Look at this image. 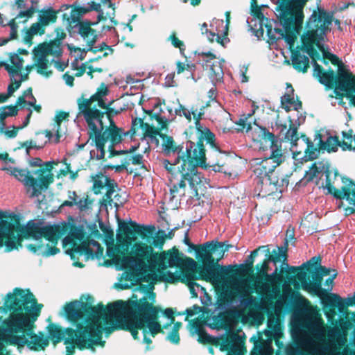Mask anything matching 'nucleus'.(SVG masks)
Returning <instances> with one entry per match:
<instances>
[{
  "label": "nucleus",
  "mask_w": 355,
  "mask_h": 355,
  "mask_svg": "<svg viewBox=\"0 0 355 355\" xmlns=\"http://www.w3.org/2000/svg\"><path fill=\"white\" fill-rule=\"evenodd\" d=\"M57 14L58 11L52 8H44L39 12V21L43 26H46L51 23L55 22Z\"/></svg>",
  "instance_id": "33"
},
{
  "label": "nucleus",
  "mask_w": 355,
  "mask_h": 355,
  "mask_svg": "<svg viewBox=\"0 0 355 355\" xmlns=\"http://www.w3.org/2000/svg\"><path fill=\"white\" fill-rule=\"evenodd\" d=\"M166 238V234L164 232H159L153 241L155 245L157 246L159 245L162 246L164 244Z\"/></svg>",
  "instance_id": "53"
},
{
  "label": "nucleus",
  "mask_w": 355,
  "mask_h": 355,
  "mask_svg": "<svg viewBox=\"0 0 355 355\" xmlns=\"http://www.w3.org/2000/svg\"><path fill=\"white\" fill-rule=\"evenodd\" d=\"M305 116L301 114L297 120L291 119L290 128L287 130L285 139L291 141V150L295 155H300L302 152L305 154V157L309 159H313L317 156V150L313 147L309 139L302 136L300 138L297 137V128L304 121Z\"/></svg>",
  "instance_id": "15"
},
{
  "label": "nucleus",
  "mask_w": 355,
  "mask_h": 355,
  "mask_svg": "<svg viewBox=\"0 0 355 355\" xmlns=\"http://www.w3.org/2000/svg\"><path fill=\"white\" fill-rule=\"evenodd\" d=\"M16 5L17 6V8L20 10L19 12L17 15V17H30L33 14V9H26L24 10H22L21 9L24 8V1L23 0H17L16 1Z\"/></svg>",
  "instance_id": "47"
},
{
  "label": "nucleus",
  "mask_w": 355,
  "mask_h": 355,
  "mask_svg": "<svg viewBox=\"0 0 355 355\" xmlns=\"http://www.w3.org/2000/svg\"><path fill=\"white\" fill-rule=\"evenodd\" d=\"M199 255L203 263V268L200 275L204 279L211 282L216 287L220 289L225 297L227 298V301L234 300L237 295L245 297L250 293L252 289L248 279H239L233 275L221 277L215 276L212 268L216 258L213 257L214 253L211 248H207L206 243L202 246Z\"/></svg>",
  "instance_id": "7"
},
{
  "label": "nucleus",
  "mask_w": 355,
  "mask_h": 355,
  "mask_svg": "<svg viewBox=\"0 0 355 355\" xmlns=\"http://www.w3.org/2000/svg\"><path fill=\"white\" fill-rule=\"evenodd\" d=\"M309 55L315 61L319 57L313 53V48L307 49ZM313 75L319 78L321 83L328 87L336 84L335 92L337 94L346 95L350 98V103L355 106V76L341 66H338V78L336 80L333 71H322L320 65L313 63Z\"/></svg>",
  "instance_id": "10"
},
{
  "label": "nucleus",
  "mask_w": 355,
  "mask_h": 355,
  "mask_svg": "<svg viewBox=\"0 0 355 355\" xmlns=\"http://www.w3.org/2000/svg\"><path fill=\"white\" fill-rule=\"evenodd\" d=\"M28 164L31 166L33 167H40L38 170H44L45 168H49L50 173L52 175V183L54 182V174L52 172L55 166H57L59 164L58 161H49V162H43L39 157H32L28 160Z\"/></svg>",
  "instance_id": "34"
},
{
  "label": "nucleus",
  "mask_w": 355,
  "mask_h": 355,
  "mask_svg": "<svg viewBox=\"0 0 355 355\" xmlns=\"http://www.w3.org/2000/svg\"><path fill=\"white\" fill-rule=\"evenodd\" d=\"M75 205L80 211H86L91 208L92 201L85 196L78 198Z\"/></svg>",
  "instance_id": "45"
},
{
  "label": "nucleus",
  "mask_w": 355,
  "mask_h": 355,
  "mask_svg": "<svg viewBox=\"0 0 355 355\" xmlns=\"http://www.w3.org/2000/svg\"><path fill=\"white\" fill-rule=\"evenodd\" d=\"M225 24H224L223 19H214L212 20L210 24L211 29L209 30V35L207 36L210 42L216 41L222 46H224L228 42L227 35L230 22V12L227 11L225 12Z\"/></svg>",
  "instance_id": "24"
},
{
  "label": "nucleus",
  "mask_w": 355,
  "mask_h": 355,
  "mask_svg": "<svg viewBox=\"0 0 355 355\" xmlns=\"http://www.w3.org/2000/svg\"><path fill=\"white\" fill-rule=\"evenodd\" d=\"M62 54L61 40H55L50 42H44L39 44L33 50V59L37 72L46 77L51 75V63L48 59L49 55L58 58Z\"/></svg>",
  "instance_id": "14"
},
{
  "label": "nucleus",
  "mask_w": 355,
  "mask_h": 355,
  "mask_svg": "<svg viewBox=\"0 0 355 355\" xmlns=\"http://www.w3.org/2000/svg\"><path fill=\"white\" fill-rule=\"evenodd\" d=\"M182 159H184L183 157H181L180 155H178V157L175 159L173 163H171L168 160H164L162 164L164 168L169 172H178V166L181 167V164L182 163Z\"/></svg>",
  "instance_id": "44"
},
{
  "label": "nucleus",
  "mask_w": 355,
  "mask_h": 355,
  "mask_svg": "<svg viewBox=\"0 0 355 355\" xmlns=\"http://www.w3.org/2000/svg\"><path fill=\"white\" fill-rule=\"evenodd\" d=\"M14 216L16 223L9 227V230L0 236V248L5 247L6 252L18 249V245L23 246L24 239H33V243L26 244V248L34 253L44 257L56 254L60 250L56 248L58 240L67 231L64 224L55 225H46L40 226L28 223L26 226H21L16 214L11 211H0Z\"/></svg>",
  "instance_id": "5"
},
{
  "label": "nucleus",
  "mask_w": 355,
  "mask_h": 355,
  "mask_svg": "<svg viewBox=\"0 0 355 355\" xmlns=\"http://www.w3.org/2000/svg\"><path fill=\"white\" fill-rule=\"evenodd\" d=\"M334 195L339 199H346L355 209V184L350 182L341 189H335Z\"/></svg>",
  "instance_id": "32"
},
{
  "label": "nucleus",
  "mask_w": 355,
  "mask_h": 355,
  "mask_svg": "<svg viewBox=\"0 0 355 355\" xmlns=\"http://www.w3.org/2000/svg\"><path fill=\"white\" fill-rule=\"evenodd\" d=\"M307 0H291L276 9V15L286 28L293 27L297 33L302 28L303 21L302 9Z\"/></svg>",
  "instance_id": "17"
},
{
  "label": "nucleus",
  "mask_w": 355,
  "mask_h": 355,
  "mask_svg": "<svg viewBox=\"0 0 355 355\" xmlns=\"http://www.w3.org/2000/svg\"><path fill=\"white\" fill-rule=\"evenodd\" d=\"M67 49L70 52V55L74 58L76 61L83 60L86 55V51L85 49L76 47L71 44H67Z\"/></svg>",
  "instance_id": "43"
},
{
  "label": "nucleus",
  "mask_w": 355,
  "mask_h": 355,
  "mask_svg": "<svg viewBox=\"0 0 355 355\" xmlns=\"http://www.w3.org/2000/svg\"><path fill=\"white\" fill-rule=\"evenodd\" d=\"M31 114H32V111L29 110V112L28 113L27 116H26V118L23 122V124L21 125L18 126L17 129L21 130L28 125L30 119H31Z\"/></svg>",
  "instance_id": "64"
},
{
  "label": "nucleus",
  "mask_w": 355,
  "mask_h": 355,
  "mask_svg": "<svg viewBox=\"0 0 355 355\" xmlns=\"http://www.w3.org/2000/svg\"><path fill=\"white\" fill-rule=\"evenodd\" d=\"M283 39L288 49L291 51V53L293 52V47L294 45L295 36L294 35L286 34Z\"/></svg>",
  "instance_id": "51"
},
{
  "label": "nucleus",
  "mask_w": 355,
  "mask_h": 355,
  "mask_svg": "<svg viewBox=\"0 0 355 355\" xmlns=\"http://www.w3.org/2000/svg\"><path fill=\"white\" fill-rule=\"evenodd\" d=\"M206 246L211 248L217 261L223 257L225 252L228 250V245L225 247L224 243L221 242H207Z\"/></svg>",
  "instance_id": "39"
},
{
  "label": "nucleus",
  "mask_w": 355,
  "mask_h": 355,
  "mask_svg": "<svg viewBox=\"0 0 355 355\" xmlns=\"http://www.w3.org/2000/svg\"><path fill=\"white\" fill-rule=\"evenodd\" d=\"M198 55L201 58L206 68H209V78L213 83L220 82L223 77L221 60L211 53L202 52Z\"/></svg>",
  "instance_id": "25"
},
{
  "label": "nucleus",
  "mask_w": 355,
  "mask_h": 355,
  "mask_svg": "<svg viewBox=\"0 0 355 355\" xmlns=\"http://www.w3.org/2000/svg\"><path fill=\"white\" fill-rule=\"evenodd\" d=\"M189 288L190 289V291L193 297H197L198 295V291L200 290V286L194 282H189Z\"/></svg>",
  "instance_id": "56"
},
{
  "label": "nucleus",
  "mask_w": 355,
  "mask_h": 355,
  "mask_svg": "<svg viewBox=\"0 0 355 355\" xmlns=\"http://www.w3.org/2000/svg\"><path fill=\"white\" fill-rule=\"evenodd\" d=\"M342 141H339L336 137L329 136L325 140H320V150L335 152L340 146L343 150L355 151V135L352 131L343 132Z\"/></svg>",
  "instance_id": "22"
},
{
  "label": "nucleus",
  "mask_w": 355,
  "mask_h": 355,
  "mask_svg": "<svg viewBox=\"0 0 355 355\" xmlns=\"http://www.w3.org/2000/svg\"><path fill=\"white\" fill-rule=\"evenodd\" d=\"M70 172V168L69 166H66L64 168L60 169L56 175V177L58 178H62L64 176H66Z\"/></svg>",
  "instance_id": "61"
},
{
  "label": "nucleus",
  "mask_w": 355,
  "mask_h": 355,
  "mask_svg": "<svg viewBox=\"0 0 355 355\" xmlns=\"http://www.w3.org/2000/svg\"><path fill=\"white\" fill-rule=\"evenodd\" d=\"M63 79L67 85L73 86L74 78L72 76L66 73L63 75Z\"/></svg>",
  "instance_id": "60"
},
{
  "label": "nucleus",
  "mask_w": 355,
  "mask_h": 355,
  "mask_svg": "<svg viewBox=\"0 0 355 355\" xmlns=\"http://www.w3.org/2000/svg\"><path fill=\"white\" fill-rule=\"evenodd\" d=\"M100 330L98 329L97 331H92L86 334L85 332L82 334L70 329L62 331L57 327H53L49 331V336L54 343L64 340V343L67 345L66 347L67 352H72L75 345L80 347H87L93 343H98Z\"/></svg>",
  "instance_id": "13"
},
{
  "label": "nucleus",
  "mask_w": 355,
  "mask_h": 355,
  "mask_svg": "<svg viewBox=\"0 0 355 355\" xmlns=\"http://www.w3.org/2000/svg\"><path fill=\"white\" fill-rule=\"evenodd\" d=\"M200 291L204 294V297H202V302L205 305H209L211 304V298L207 295V294L205 293V290L201 287Z\"/></svg>",
  "instance_id": "63"
},
{
  "label": "nucleus",
  "mask_w": 355,
  "mask_h": 355,
  "mask_svg": "<svg viewBox=\"0 0 355 355\" xmlns=\"http://www.w3.org/2000/svg\"><path fill=\"white\" fill-rule=\"evenodd\" d=\"M93 180V191L94 193L98 194L101 193L102 189H106V200L109 202L114 203L116 206L123 204L125 200H121L119 195L116 193V188L117 187L114 180H111L103 174H97L92 177Z\"/></svg>",
  "instance_id": "21"
},
{
  "label": "nucleus",
  "mask_w": 355,
  "mask_h": 355,
  "mask_svg": "<svg viewBox=\"0 0 355 355\" xmlns=\"http://www.w3.org/2000/svg\"><path fill=\"white\" fill-rule=\"evenodd\" d=\"M8 25L10 28V40L15 39L17 37V26L15 19H12L9 21Z\"/></svg>",
  "instance_id": "54"
},
{
  "label": "nucleus",
  "mask_w": 355,
  "mask_h": 355,
  "mask_svg": "<svg viewBox=\"0 0 355 355\" xmlns=\"http://www.w3.org/2000/svg\"><path fill=\"white\" fill-rule=\"evenodd\" d=\"M17 127L9 126L5 128V123H1L0 124V133L4 135L8 138H14L17 135Z\"/></svg>",
  "instance_id": "46"
},
{
  "label": "nucleus",
  "mask_w": 355,
  "mask_h": 355,
  "mask_svg": "<svg viewBox=\"0 0 355 355\" xmlns=\"http://www.w3.org/2000/svg\"><path fill=\"white\" fill-rule=\"evenodd\" d=\"M2 170L8 171L10 175L21 182L27 194L32 198L38 196L52 184V175L48 168L44 170L34 171L32 174L35 175V178L30 175L28 171L23 169L3 167Z\"/></svg>",
  "instance_id": "12"
},
{
  "label": "nucleus",
  "mask_w": 355,
  "mask_h": 355,
  "mask_svg": "<svg viewBox=\"0 0 355 355\" xmlns=\"http://www.w3.org/2000/svg\"><path fill=\"white\" fill-rule=\"evenodd\" d=\"M200 338L208 342H214L216 345L220 347V350H227V355H245L246 349L244 347V334L231 326L228 334L220 338H212L207 334H201Z\"/></svg>",
  "instance_id": "18"
},
{
  "label": "nucleus",
  "mask_w": 355,
  "mask_h": 355,
  "mask_svg": "<svg viewBox=\"0 0 355 355\" xmlns=\"http://www.w3.org/2000/svg\"><path fill=\"white\" fill-rule=\"evenodd\" d=\"M17 103L15 106H3L0 107V124L3 123V120L9 116H13L17 114Z\"/></svg>",
  "instance_id": "41"
},
{
  "label": "nucleus",
  "mask_w": 355,
  "mask_h": 355,
  "mask_svg": "<svg viewBox=\"0 0 355 355\" xmlns=\"http://www.w3.org/2000/svg\"><path fill=\"white\" fill-rule=\"evenodd\" d=\"M300 300L302 309L299 315H294L301 326L295 338L297 349L289 352V355H355L345 334L337 327L327 331L317 308L304 297Z\"/></svg>",
  "instance_id": "3"
},
{
  "label": "nucleus",
  "mask_w": 355,
  "mask_h": 355,
  "mask_svg": "<svg viewBox=\"0 0 355 355\" xmlns=\"http://www.w3.org/2000/svg\"><path fill=\"white\" fill-rule=\"evenodd\" d=\"M273 254H270L268 250L267 259L263 261L260 274L256 277L254 282V287L251 286L252 280L250 278H246L250 282V286L252 289L250 293L245 297L241 295H237L234 300H230V302H239L242 308H246L250 306L255 300L250 294L256 291L257 293L266 295L269 298H275L280 293V285L283 282V277L281 274H277V268L269 275L268 273V263L270 261L276 264L277 262L285 261L286 259V250L283 248H278L277 250L272 252Z\"/></svg>",
  "instance_id": "6"
},
{
  "label": "nucleus",
  "mask_w": 355,
  "mask_h": 355,
  "mask_svg": "<svg viewBox=\"0 0 355 355\" xmlns=\"http://www.w3.org/2000/svg\"><path fill=\"white\" fill-rule=\"evenodd\" d=\"M164 314L168 318V320L170 323H173L174 321V318L173 317V311L171 309L168 308L164 311Z\"/></svg>",
  "instance_id": "62"
},
{
  "label": "nucleus",
  "mask_w": 355,
  "mask_h": 355,
  "mask_svg": "<svg viewBox=\"0 0 355 355\" xmlns=\"http://www.w3.org/2000/svg\"><path fill=\"white\" fill-rule=\"evenodd\" d=\"M76 76H82L85 72H87L88 75L92 78V67L91 66H87L86 64H81L80 67L79 68L76 67Z\"/></svg>",
  "instance_id": "50"
},
{
  "label": "nucleus",
  "mask_w": 355,
  "mask_h": 355,
  "mask_svg": "<svg viewBox=\"0 0 355 355\" xmlns=\"http://www.w3.org/2000/svg\"><path fill=\"white\" fill-rule=\"evenodd\" d=\"M138 297L135 293L131 300L116 301L106 309L76 300L64 306V315L77 323V331L82 334L100 329L99 341L103 330L122 326L129 329L135 339L139 338L140 331L144 342L149 345L150 337L161 331V325L157 321L159 309L154 306L155 295L152 291H148L139 299Z\"/></svg>",
  "instance_id": "1"
},
{
  "label": "nucleus",
  "mask_w": 355,
  "mask_h": 355,
  "mask_svg": "<svg viewBox=\"0 0 355 355\" xmlns=\"http://www.w3.org/2000/svg\"><path fill=\"white\" fill-rule=\"evenodd\" d=\"M108 94V89L106 85L102 84L98 87L95 94L89 98H81L78 101V117H83L87 125L89 138L95 141L97 154V159L104 157L105 150L113 152L114 146L121 143L122 130L119 128L107 114V117L110 125L104 129L103 119L105 114L101 112L97 107L106 108L107 105L104 98Z\"/></svg>",
  "instance_id": "4"
},
{
  "label": "nucleus",
  "mask_w": 355,
  "mask_h": 355,
  "mask_svg": "<svg viewBox=\"0 0 355 355\" xmlns=\"http://www.w3.org/2000/svg\"><path fill=\"white\" fill-rule=\"evenodd\" d=\"M182 161L181 167L178 166V168L182 177L189 180L193 187L202 182V178L197 171V166H188L186 160L182 159Z\"/></svg>",
  "instance_id": "30"
},
{
  "label": "nucleus",
  "mask_w": 355,
  "mask_h": 355,
  "mask_svg": "<svg viewBox=\"0 0 355 355\" xmlns=\"http://www.w3.org/2000/svg\"><path fill=\"white\" fill-rule=\"evenodd\" d=\"M294 89L291 85H287L285 94L281 98L282 107L286 111L291 110L298 111L302 108V103L294 96Z\"/></svg>",
  "instance_id": "31"
},
{
  "label": "nucleus",
  "mask_w": 355,
  "mask_h": 355,
  "mask_svg": "<svg viewBox=\"0 0 355 355\" xmlns=\"http://www.w3.org/2000/svg\"><path fill=\"white\" fill-rule=\"evenodd\" d=\"M96 24L97 22L91 23L88 20H83L76 26L78 33L87 43L90 50H92V46L97 40L96 31L92 28V25H96Z\"/></svg>",
  "instance_id": "29"
},
{
  "label": "nucleus",
  "mask_w": 355,
  "mask_h": 355,
  "mask_svg": "<svg viewBox=\"0 0 355 355\" xmlns=\"http://www.w3.org/2000/svg\"><path fill=\"white\" fill-rule=\"evenodd\" d=\"M83 230L75 229L63 239V247L65 248L66 253L71 255V259L75 258V254H78L80 256H92L95 252L92 248H95L96 250L100 248L98 242L95 241L87 242L83 241Z\"/></svg>",
  "instance_id": "19"
},
{
  "label": "nucleus",
  "mask_w": 355,
  "mask_h": 355,
  "mask_svg": "<svg viewBox=\"0 0 355 355\" xmlns=\"http://www.w3.org/2000/svg\"><path fill=\"white\" fill-rule=\"evenodd\" d=\"M291 284L295 289L302 288L303 290L318 296L324 304H329L332 308L325 313L329 321H331L336 315L335 307H342L343 302L340 297L336 294L328 293L321 288V278L318 275L312 276V280L306 281V273L298 272L294 278H291L288 282H285L283 285L284 295L287 297L291 292Z\"/></svg>",
  "instance_id": "9"
},
{
  "label": "nucleus",
  "mask_w": 355,
  "mask_h": 355,
  "mask_svg": "<svg viewBox=\"0 0 355 355\" xmlns=\"http://www.w3.org/2000/svg\"><path fill=\"white\" fill-rule=\"evenodd\" d=\"M0 67H4L8 73L10 93L14 89H18L21 83L28 79V73H24L23 69V60L17 54L14 53L10 56V63L0 62Z\"/></svg>",
  "instance_id": "20"
},
{
  "label": "nucleus",
  "mask_w": 355,
  "mask_h": 355,
  "mask_svg": "<svg viewBox=\"0 0 355 355\" xmlns=\"http://www.w3.org/2000/svg\"><path fill=\"white\" fill-rule=\"evenodd\" d=\"M35 98L33 97L31 90L28 89L26 91L22 96L19 97L17 100V105L19 106L23 105L24 104H27L33 107V110L37 112H40L41 110V106L35 105Z\"/></svg>",
  "instance_id": "38"
},
{
  "label": "nucleus",
  "mask_w": 355,
  "mask_h": 355,
  "mask_svg": "<svg viewBox=\"0 0 355 355\" xmlns=\"http://www.w3.org/2000/svg\"><path fill=\"white\" fill-rule=\"evenodd\" d=\"M170 40L171 41L172 44L176 47L179 48L180 51H182L184 47V44L182 41H180L178 38L176 37L175 34L173 33L171 37Z\"/></svg>",
  "instance_id": "52"
},
{
  "label": "nucleus",
  "mask_w": 355,
  "mask_h": 355,
  "mask_svg": "<svg viewBox=\"0 0 355 355\" xmlns=\"http://www.w3.org/2000/svg\"><path fill=\"white\" fill-rule=\"evenodd\" d=\"M160 138L162 140V150L166 154L178 153V155H180L179 146L175 145L172 137L162 134L160 135Z\"/></svg>",
  "instance_id": "36"
},
{
  "label": "nucleus",
  "mask_w": 355,
  "mask_h": 355,
  "mask_svg": "<svg viewBox=\"0 0 355 355\" xmlns=\"http://www.w3.org/2000/svg\"><path fill=\"white\" fill-rule=\"evenodd\" d=\"M17 89H14L11 93H10L9 92V85L8 86V92L7 93H2V94H0V103H3L5 102L10 96H11L13 93L16 91Z\"/></svg>",
  "instance_id": "59"
},
{
  "label": "nucleus",
  "mask_w": 355,
  "mask_h": 355,
  "mask_svg": "<svg viewBox=\"0 0 355 355\" xmlns=\"http://www.w3.org/2000/svg\"><path fill=\"white\" fill-rule=\"evenodd\" d=\"M252 137L254 142L259 143L261 145L270 146L271 154L269 157L255 158L250 162L254 173L257 177L268 180L269 173H272L284 160L280 142L272 134L261 127H257L252 130Z\"/></svg>",
  "instance_id": "8"
},
{
  "label": "nucleus",
  "mask_w": 355,
  "mask_h": 355,
  "mask_svg": "<svg viewBox=\"0 0 355 355\" xmlns=\"http://www.w3.org/2000/svg\"><path fill=\"white\" fill-rule=\"evenodd\" d=\"M329 274V270L326 268H324V267H321L320 268V270L318 271V272H316V273H314L311 275V277L314 275H318L319 277L322 279L323 276H326L327 275ZM312 280V279H311V281ZM306 281L307 282H309L310 281V279H306Z\"/></svg>",
  "instance_id": "58"
},
{
  "label": "nucleus",
  "mask_w": 355,
  "mask_h": 355,
  "mask_svg": "<svg viewBox=\"0 0 355 355\" xmlns=\"http://www.w3.org/2000/svg\"><path fill=\"white\" fill-rule=\"evenodd\" d=\"M48 141H49V139L45 140L44 141H40L39 138H37L34 140L26 141L23 143L21 146L24 147L26 148V153L30 155L32 149L40 150L44 148Z\"/></svg>",
  "instance_id": "40"
},
{
  "label": "nucleus",
  "mask_w": 355,
  "mask_h": 355,
  "mask_svg": "<svg viewBox=\"0 0 355 355\" xmlns=\"http://www.w3.org/2000/svg\"><path fill=\"white\" fill-rule=\"evenodd\" d=\"M193 112H196V113H198L199 111L197 110L192 109L191 111L186 109L185 107H182L181 105L179 107L178 110H175L176 114H179L180 116H184L188 120L191 121V116H193Z\"/></svg>",
  "instance_id": "49"
},
{
  "label": "nucleus",
  "mask_w": 355,
  "mask_h": 355,
  "mask_svg": "<svg viewBox=\"0 0 355 355\" xmlns=\"http://www.w3.org/2000/svg\"><path fill=\"white\" fill-rule=\"evenodd\" d=\"M332 22V15L324 10L318 8V12L314 11L307 23V33L303 37L304 44H315L320 49L322 58L334 64L338 62V58L326 49L322 42L324 40L326 32Z\"/></svg>",
  "instance_id": "11"
},
{
  "label": "nucleus",
  "mask_w": 355,
  "mask_h": 355,
  "mask_svg": "<svg viewBox=\"0 0 355 355\" xmlns=\"http://www.w3.org/2000/svg\"><path fill=\"white\" fill-rule=\"evenodd\" d=\"M15 219L12 214L8 213L0 212V236L9 230V227L15 224Z\"/></svg>",
  "instance_id": "37"
},
{
  "label": "nucleus",
  "mask_w": 355,
  "mask_h": 355,
  "mask_svg": "<svg viewBox=\"0 0 355 355\" xmlns=\"http://www.w3.org/2000/svg\"><path fill=\"white\" fill-rule=\"evenodd\" d=\"M132 125L136 129L137 125L144 131V139L148 144L149 147H157L159 146L158 136L160 137V133L155 128L144 123L141 119H135L132 120Z\"/></svg>",
  "instance_id": "27"
},
{
  "label": "nucleus",
  "mask_w": 355,
  "mask_h": 355,
  "mask_svg": "<svg viewBox=\"0 0 355 355\" xmlns=\"http://www.w3.org/2000/svg\"><path fill=\"white\" fill-rule=\"evenodd\" d=\"M320 170L318 167L317 166L316 164H313L312 166L309 168V171H306L305 174V178L308 181H312L314 180V178H317L318 176V174L320 173Z\"/></svg>",
  "instance_id": "48"
},
{
  "label": "nucleus",
  "mask_w": 355,
  "mask_h": 355,
  "mask_svg": "<svg viewBox=\"0 0 355 355\" xmlns=\"http://www.w3.org/2000/svg\"><path fill=\"white\" fill-rule=\"evenodd\" d=\"M291 60L294 67L300 71L305 72L309 67V59L298 52L291 53Z\"/></svg>",
  "instance_id": "35"
},
{
  "label": "nucleus",
  "mask_w": 355,
  "mask_h": 355,
  "mask_svg": "<svg viewBox=\"0 0 355 355\" xmlns=\"http://www.w3.org/2000/svg\"><path fill=\"white\" fill-rule=\"evenodd\" d=\"M193 114V119L196 120V135L200 141H207V143L211 146H215V136L210 131V130L200 122V119L202 115H204L203 109L201 108L198 113L196 112H192Z\"/></svg>",
  "instance_id": "28"
},
{
  "label": "nucleus",
  "mask_w": 355,
  "mask_h": 355,
  "mask_svg": "<svg viewBox=\"0 0 355 355\" xmlns=\"http://www.w3.org/2000/svg\"><path fill=\"white\" fill-rule=\"evenodd\" d=\"M268 328L263 333H258L257 336H253L255 346L251 352V355H272L273 349L272 347V338L277 340L282 335L281 324L278 319L273 315L269 317Z\"/></svg>",
  "instance_id": "16"
},
{
  "label": "nucleus",
  "mask_w": 355,
  "mask_h": 355,
  "mask_svg": "<svg viewBox=\"0 0 355 355\" xmlns=\"http://www.w3.org/2000/svg\"><path fill=\"white\" fill-rule=\"evenodd\" d=\"M68 117L69 113L66 112H56L51 129L44 131L45 137L50 142L58 144L65 135Z\"/></svg>",
  "instance_id": "23"
},
{
  "label": "nucleus",
  "mask_w": 355,
  "mask_h": 355,
  "mask_svg": "<svg viewBox=\"0 0 355 355\" xmlns=\"http://www.w3.org/2000/svg\"><path fill=\"white\" fill-rule=\"evenodd\" d=\"M55 67L60 71H62L64 69L68 66V60L63 61H55L54 62Z\"/></svg>",
  "instance_id": "57"
},
{
  "label": "nucleus",
  "mask_w": 355,
  "mask_h": 355,
  "mask_svg": "<svg viewBox=\"0 0 355 355\" xmlns=\"http://www.w3.org/2000/svg\"><path fill=\"white\" fill-rule=\"evenodd\" d=\"M44 26H43L40 21L36 22L32 24V26L30 27L29 30L27 32V35L25 37L24 40L26 42H30L31 41V37L33 35H37V34H44Z\"/></svg>",
  "instance_id": "42"
},
{
  "label": "nucleus",
  "mask_w": 355,
  "mask_h": 355,
  "mask_svg": "<svg viewBox=\"0 0 355 355\" xmlns=\"http://www.w3.org/2000/svg\"><path fill=\"white\" fill-rule=\"evenodd\" d=\"M119 227L120 233L116 235V252L125 254L132 245L130 256L116 258L118 264L125 270L123 273L125 278L132 279L149 270L152 272L153 280L169 282L175 276L171 272L168 276L164 273L168 267H175L176 277H180L184 270L192 272L196 270V262L191 258L183 259L177 249L164 251L159 257L157 254H153L150 237L139 227L130 226L119 221Z\"/></svg>",
  "instance_id": "2"
},
{
  "label": "nucleus",
  "mask_w": 355,
  "mask_h": 355,
  "mask_svg": "<svg viewBox=\"0 0 355 355\" xmlns=\"http://www.w3.org/2000/svg\"><path fill=\"white\" fill-rule=\"evenodd\" d=\"M187 152L188 154L187 161V165H196L202 168H207L205 164V153L202 144H196L192 141H189L187 144Z\"/></svg>",
  "instance_id": "26"
},
{
  "label": "nucleus",
  "mask_w": 355,
  "mask_h": 355,
  "mask_svg": "<svg viewBox=\"0 0 355 355\" xmlns=\"http://www.w3.org/2000/svg\"><path fill=\"white\" fill-rule=\"evenodd\" d=\"M168 339L169 340L170 342L174 344H178L179 343L180 337L176 330H173L169 334V335L168 336Z\"/></svg>",
  "instance_id": "55"
}]
</instances>
